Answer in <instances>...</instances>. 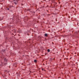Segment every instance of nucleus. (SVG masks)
Returning a JSON list of instances; mask_svg holds the SVG:
<instances>
[{
	"label": "nucleus",
	"instance_id": "1a4fd4ad",
	"mask_svg": "<svg viewBox=\"0 0 79 79\" xmlns=\"http://www.w3.org/2000/svg\"><path fill=\"white\" fill-rule=\"evenodd\" d=\"M34 62H35V63H36V62H37V60H34Z\"/></svg>",
	"mask_w": 79,
	"mask_h": 79
},
{
	"label": "nucleus",
	"instance_id": "9d476101",
	"mask_svg": "<svg viewBox=\"0 0 79 79\" xmlns=\"http://www.w3.org/2000/svg\"><path fill=\"white\" fill-rule=\"evenodd\" d=\"M19 33H20V32H21V30H20L19 31Z\"/></svg>",
	"mask_w": 79,
	"mask_h": 79
},
{
	"label": "nucleus",
	"instance_id": "f03ea898",
	"mask_svg": "<svg viewBox=\"0 0 79 79\" xmlns=\"http://www.w3.org/2000/svg\"><path fill=\"white\" fill-rule=\"evenodd\" d=\"M18 0H13V1H14V3H15V4L17 5V4L18 3Z\"/></svg>",
	"mask_w": 79,
	"mask_h": 79
},
{
	"label": "nucleus",
	"instance_id": "39448f33",
	"mask_svg": "<svg viewBox=\"0 0 79 79\" xmlns=\"http://www.w3.org/2000/svg\"><path fill=\"white\" fill-rule=\"evenodd\" d=\"M11 6H10L9 7H8V6H7L6 8H7L8 10H10V8H11Z\"/></svg>",
	"mask_w": 79,
	"mask_h": 79
},
{
	"label": "nucleus",
	"instance_id": "20e7f679",
	"mask_svg": "<svg viewBox=\"0 0 79 79\" xmlns=\"http://www.w3.org/2000/svg\"><path fill=\"white\" fill-rule=\"evenodd\" d=\"M11 6H10L9 7H8V6H7L6 8H7L8 10H10V8H11Z\"/></svg>",
	"mask_w": 79,
	"mask_h": 79
},
{
	"label": "nucleus",
	"instance_id": "9b49d317",
	"mask_svg": "<svg viewBox=\"0 0 79 79\" xmlns=\"http://www.w3.org/2000/svg\"><path fill=\"white\" fill-rule=\"evenodd\" d=\"M5 50H4V51H3V52H5Z\"/></svg>",
	"mask_w": 79,
	"mask_h": 79
},
{
	"label": "nucleus",
	"instance_id": "6e6552de",
	"mask_svg": "<svg viewBox=\"0 0 79 79\" xmlns=\"http://www.w3.org/2000/svg\"><path fill=\"white\" fill-rule=\"evenodd\" d=\"M9 71H10V70H9V71L6 70L5 71V73H6V72H7V73H8V72H9Z\"/></svg>",
	"mask_w": 79,
	"mask_h": 79
},
{
	"label": "nucleus",
	"instance_id": "f257e3e1",
	"mask_svg": "<svg viewBox=\"0 0 79 79\" xmlns=\"http://www.w3.org/2000/svg\"><path fill=\"white\" fill-rule=\"evenodd\" d=\"M7 61H8V60L6 59V58H5L4 59V62H1V64H0V65L1 66H3L4 65H6V64H7V63H6L7 62Z\"/></svg>",
	"mask_w": 79,
	"mask_h": 79
},
{
	"label": "nucleus",
	"instance_id": "7ed1b4c3",
	"mask_svg": "<svg viewBox=\"0 0 79 79\" xmlns=\"http://www.w3.org/2000/svg\"><path fill=\"white\" fill-rule=\"evenodd\" d=\"M11 6H10L9 7H8V6H7L6 8H7L8 10H10V8H11Z\"/></svg>",
	"mask_w": 79,
	"mask_h": 79
},
{
	"label": "nucleus",
	"instance_id": "f8f14e48",
	"mask_svg": "<svg viewBox=\"0 0 79 79\" xmlns=\"http://www.w3.org/2000/svg\"><path fill=\"white\" fill-rule=\"evenodd\" d=\"M42 70H44V69H42Z\"/></svg>",
	"mask_w": 79,
	"mask_h": 79
},
{
	"label": "nucleus",
	"instance_id": "0eeeda50",
	"mask_svg": "<svg viewBox=\"0 0 79 79\" xmlns=\"http://www.w3.org/2000/svg\"><path fill=\"white\" fill-rule=\"evenodd\" d=\"M47 35H47V34H45V36H47Z\"/></svg>",
	"mask_w": 79,
	"mask_h": 79
},
{
	"label": "nucleus",
	"instance_id": "423d86ee",
	"mask_svg": "<svg viewBox=\"0 0 79 79\" xmlns=\"http://www.w3.org/2000/svg\"><path fill=\"white\" fill-rule=\"evenodd\" d=\"M48 52H50V49H48Z\"/></svg>",
	"mask_w": 79,
	"mask_h": 79
}]
</instances>
